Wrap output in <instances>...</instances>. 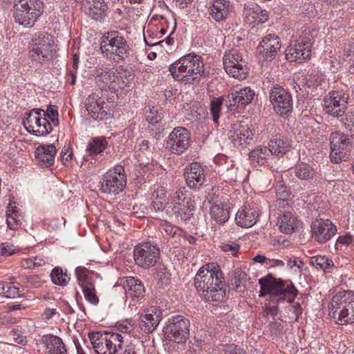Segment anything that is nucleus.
<instances>
[{
    "mask_svg": "<svg viewBox=\"0 0 354 354\" xmlns=\"http://www.w3.org/2000/svg\"><path fill=\"white\" fill-rule=\"evenodd\" d=\"M322 77L319 75H310L306 78V85L308 87H317L321 83Z\"/></svg>",
    "mask_w": 354,
    "mask_h": 354,
    "instance_id": "nucleus-60",
    "label": "nucleus"
},
{
    "mask_svg": "<svg viewBox=\"0 0 354 354\" xmlns=\"http://www.w3.org/2000/svg\"><path fill=\"white\" fill-rule=\"evenodd\" d=\"M52 131V125L47 118H46V122H41L38 129L32 130V134L36 136H45Z\"/></svg>",
    "mask_w": 354,
    "mask_h": 354,
    "instance_id": "nucleus-53",
    "label": "nucleus"
},
{
    "mask_svg": "<svg viewBox=\"0 0 354 354\" xmlns=\"http://www.w3.org/2000/svg\"><path fill=\"white\" fill-rule=\"evenodd\" d=\"M281 46L279 37L275 34H268L263 37L257 51L260 59L271 61L276 57Z\"/></svg>",
    "mask_w": 354,
    "mask_h": 354,
    "instance_id": "nucleus-22",
    "label": "nucleus"
},
{
    "mask_svg": "<svg viewBox=\"0 0 354 354\" xmlns=\"http://www.w3.org/2000/svg\"><path fill=\"white\" fill-rule=\"evenodd\" d=\"M295 176L302 180H309L315 174L313 169L309 165L301 163L295 167Z\"/></svg>",
    "mask_w": 354,
    "mask_h": 354,
    "instance_id": "nucleus-42",
    "label": "nucleus"
},
{
    "mask_svg": "<svg viewBox=\"0 0 354 354\" xmlns=\"http://www.w3.org/2000/svg\"><path fill=\"white\" fill-rule=\"evenodd\" d=\"M312 237L319 243L330 241L337 233V227L329 219H316L310 225Z\"/></svg>",
    "mask_w": 354,
    "mask_h": 354,
    "instance_id": "nucleus-17",
    "label": "nucleus"
},
{
    "mask_svg": "<svg viewBox=\"0 0 354 354\" xmlns=\"http://www.w3.org/2000/svg\"><path fill=\"white\" fill-rule=\"evenodd\" d=\"M124 286L126 290L127 298L138 302L142 300L145 296V288L142 281L133 277L126 278Z\"/></svg>",
    "mask_w": 354,
    "mask_h": 354,
    "instance_id": "nucleus-27",
    "label": "nucleus"
},
{
    "mask_svg": "<svg viewBox=\"0 0 354 354\" xmlns=\"http://www.w3.org/2000/svg\"><path fill=\"white\" fill-rule=\"evenodd\" d=\"M312 43L309 37L304 36L297 39L293 46L286 50V57L290 62H301L308 59L311 54Z\"/></svg>",
    "mask_w": 354,
    "mask_h": 354,
    "instance_id": "nucleus-19",
    "label": "nucleus"
},
{
    "mask_svg": "<svg viewBox=\"0 0 354 354\" xmlns=\"http://www.w3.org/2000/svg\"><path fill=\"white\" fill-rule=\"evenodd\" d=\"M258 212L250 206L244 205L239 209L235 217L236 223L242 227H250L257 222Z\"/></svg>",
    "mask_w": 354,
    "mask_h": 354,
    "instance_id": "nucleus-30",
    "label": "nucleus"
},
{
    "mask_svg": "<svg viewBox=\"0 0 354 354\" xmlns=\"http://www.w3.org/2000/svg\"><path fill=\"white\" fill-rule=\"evenodd\" d=\"M310 263L316 269H321L325 272L334 267L333 261L325 256H314L310 258Z\"/></svg>",
    "mask_w": 354,
    "mask_h": 354,
    "instance_id": "nucleus-41",
    "label": "nucleus"
},
{
    "mask_svg": "<svg viewBox=\"0 0 354 354\" xmlns=\"http://www.w3.org/2000/svg\"><path fill=\"white\" fill-rule=\"evenodd\" d=\"M243 15L250 24H263L268 19V12L266 10H263L257 3L252 2L245 4Z\"/></svg>",
    "mask_w": 354,
    "mask_h": 354,
    "instance_id": "nucleus-26",
    "label": "nucleus"
},
{
    "mask_svg": "<svg viewBox=\"0 0 354 354\" xmlns=\"http://www.w3.org/2000/svg\"><path fill=\"white\" fill-rule=\"evenodd\" d=\"M204 64L201 56L189 53L169 66L172 77L185 84L198 83L204 75Z\"/></svg>",
    "mask_w": 354,
    "mask_h": 354,
    "instance_id": "nucleus-2",
    "label": "nucleus"
},
{
    "mask_svg": "<svg viewBox=\"0 0 354 354\" xmlns=\"http://www.w3.org/2000/svg\"><path fill=\"white\" fill-rule=\"evenodd\" d=\"M188 198H192L185 192L181 189L177 190L174 195V205H180V203H185Z\"/></svg>",
    "mask_w": 354,
    "mask_h": 354,
    "instance_id": "nucleus-55",
    "label": "nucleus"
},
{
    "mask_svg": "<svg viewBox=\"0 0 354 354\" xmlns=\"http://www.w3.org/2000/svg\"><path fill=\"white\" fill-rule=\"evenodd\" d=\"M14 205L15 203H10L6 212L7 224L8 227L11 230L17 229L21 224V216Z\"/></svg>",
    "mask_w": 354,
    "mask_h": 354,
    "instance_id": "nucleus-38",
    "label": "nucleus"
},
{
    "mask_svg": "<svg viewBox=\"0 0 354 354\" xmlns=\"http://www.w3.org/2000/svg\"><path fill=\"white\" fill-rule=\"evenodd\" d=\"M165 202L162 201L161 199H156L151 203L153 209L156 212L163 211L165 207Z\"/></svg>",
    "mask_w": 354,
    "mask_h": 354,
    "instance_id": "nucleus-64",
    "label": "nucleus"
},
{
    "mask_svg": "<svg viewBox=\"0 0 354 354\" xmlns=\"http://www.w3.org/2000/svg\"><path fill=\"white\" fill-rule=\"evenodd\" d=\"M50 277L54 284L62 286L67 285L70 280L66 272H64L62 268L58 267L53 269Z\"/></svg>",
    "mask_w": 354,
    "mask_h": 354,
    "instance_id": "nucleus-43",
    "label": "nucleus"
},
{
    "mask_svg": "<svg viewBox=\"0 0 354 354\" xmlns=\"http://www.w3.org/2000/svg\"><path fill=\"white\" fill-rule=\"evenodd\" d=\"M225 354H246V351L236 344H232L225 346Z\"/></svg>",
    "mask_w": 354,
    "mask_h": 354,
    "instance_id": "nucleus-56",
    "label": "nucleus"
},
{
    "mask_svg": "<svg viewBox=\"0 0 354 354\" xmlns=\"http://www.w3.org/2000/svg\"><path fill=\"white\" fill-rule=\"evenodd\" d=\"M41 122H46L45 117H39L36 115L28 114L26 120H24L23 123L26 130L32 134V130L38 129Z\"/></svg>",
    "mask_w": 354,
    "mask_h": 354,
    "instance_id": "nucleus-44",
    "label": "nucleus"
},
{
    "mask_svg": "<svg viewBox=\"0 0 354 354\" xmlns=\"http://www.w3.org/2000/svg\"><path fill=\"white\" fill-rule=\"evenodd\" d=\"M223 60L224 68L229 75L239 80L246 78L248 72L247 63L238 50L225 52Z\"/></svg>",
    "mask_w": 354,
    "mask_h": 354,
    "instance_id": "nucleus-10",
    "label": "nucleus"
},
{
    "mask_svg": "<svg viewBox=\"0 0 354 354\" xmlns=\"http://www.w3.org/2000/svg\"><path fill=\"white\" fill-rule=\"evenodd\" d=\"M108 146L106 139L103 136L92 138L86 145V151L91 156L101 153Z\"/></svg>",
    "mask_w": 354,
    "mask_h": 354,
    "instance_id": "nucleus-37",
    "label": "nucleus"
},
{
    "mask_svg": "<svg viewBox=\"0 0 354 354\" xmlns=\"http://www.w3.org/2000/svg\"><path fill=\"white\" fill-rule=\"evenodd\" d=\"M348 97L339 91H331L324 100V111L326 113L339 118L343 116L346 108Z\"/></svg>",
    "mask_w": 354,
    "mask_h": 354,
    "instance_id": "nucleus-18",
    "label": "nucleus"
},
{
    "mask_svg": "<svg viewBox=\"0 0 354 354\" xmlns=\"http://www.w3.org/2000/svg\"><path fill=\"white\" fill-rule=\"evenodd\" d=\"M100 50L104 57L119 62L128 57L129 45L122 35L115 30L105 32L101 38Z\"/></svg>",
    "mask_w": 354,
    "mask_h": 354,
    "instance_id": "nucleus-5",
    "label": "nucleus"
},
{
    "mask_svg": "<svg viewBox=\"0 0 354 354\" xmlns=\"http://www.w3.org/2000/svg\"><path fill=\"white\" fill-rule=\"evenodd\" d=\"M85 108L88 115L95 120H102L110 114L109 102L98 94L89 95L85 100Z\"/></svg>",
    "mask_w": 354,
    "mask_h": 354,
    "instance_id": "nucleus-16",
    "label": "nucleus"
},
{
    "mask_svg": "<svg viewBox=\"0 0 354 354\" xmlns=\"http://www.w3.org/2000/svg\"><path fill=\"white\" fill-rule=\"evenodd\" d=\"M42 342L50 354H66V348L62 339L53 335H44Z\"/></svg>",
    "mask_w": 354,
    "mask_h": 354,
    "instance_id": "nucleus-35",
    "label": "nucleus"
},
{
    "mask_svg": "<svg viewBox=\"0 0 354 354\" xmlns=\"http://www.w3.org/2000/svg\"><path fill=\"white\" fill-rule=\"evenodd\" d=\"M194 285L200 295L208 301H222L225 296V283L217 263L202 266L194 277Z\"/></svg>",
    "mask_w": 354,
    "mask_h": 354,
    "instance_id": "nucleus-1",
    "label": "nucleus"
},
{
    "mask_svg": "<svg viewBox=\"0 0 354 354\" xmlns=\"http://www.w3.org/2000/svg\"><path fill=\"white\" fill-rule=\"evenodd\" d=\"M88 337L97 354H115L123 342L122 336L115 333L93 332Z\"/></svg>",
    "mask_w": 354,
    "mask_h": 354,
    "instance_id": "nucleus-8",
    "label": "nucleus"
},
{
    "mask_svg": "<svg viewBox=\"0 0 354 354\" xmlns=\"http://www.w3.org/2000/svg\"><path fill=\"white\" fill-rule=\"evenodd\" d=\"M185 178L187 185L192 189H198L205 181V171L198 162H192L185 169Z\"/></svg>",
    "mask_w": 354,
    "mask_h": 354,
    "instance_id": "nucleus-24",
    "label": "nucleus"
},
{
    "mask_svg": "<svg viewBox=\"0 0 354 354\" xmlns=\"http://www.w3.org/2000/svg\"><path fill=\"white\" fill-rule=\"evenodd\" d=\"M211 218L218 223H224L230 218V207L228 204L216 201L210 209Z\"/></svg>",
    "mask_w": 354,
    "mask_h": 354,
    "instance_id": "nucleus-34",
    "label": "nucleus"
},
{
    "mask_svg": "<svg viewBox=\"0 0 354 354\" xmlns=\"http://www.w3.org/2000/svg\"><path fill=\"white\" fill-rule=\"evenodd\" d=\"M13 245L8 243H3L0 245V255L10 256L15 253Z\"/></svg>",
    "mask_w": 354,
    "mask_h": 354,
    "instance_id": "nucleus-59",
    "label": "nucleus"
},
{
    "mask_svg": "<svg viewBox=\"0 0 354 354\" xmlns=\"http://www.w3.org/2000/svg\"><path fill=\"white\" fill-rule=\"evenodd\" d=\"M58 115L57 107L50 104L47 106L46 111H44L43 117H45L46 118H48L51 120L52 123L55 127H57L59 125Z\"/></svg>",
    "mask_w": 354,
    "mask_h": 354,
    "instance_id": "nucleus-51",
    "label": "nucleus"
},
{
    "mask_svg": "<svg viewBox=\"0 0 354 354\" xmlns=\"http://www.w3.org/2000/svg\"><path fill=\"white\" fill-rule=\"evenodd\" d=\"M160 227L161 230H163L167 235L172 238L182 237L184 234L183 230L167 221L161 224Z\"/></svg>",
    "mask_w": 354,
    "mask_h": 354,
    "instance_id": "nucleus-46",
    "label": "nucleus"
},
{
    "mask_svg": "<svg viewBox=\"0 0 354 354\" xmlns=\"http://www.w3.org/2000/svg\"><path fill=\"white\" fill-rule=\"evenodd\" d=\"M285 324L286 323L280 319L272 321L269 324V330L275 336L281 335L283 333Z\"/></svg>",
    "mask_w": 354,
    "mask_h": 354,
    "instance_id": "nucleus-52",
    "label": "nucleus"
},
{
    "mask_svg": "<svg viewBox=\"0 0 354 354\" xmlns=\"http://www.w3.org/2000/svg\"><path fill=\"white\" fill-rule=\"evenodd\" d=\"M97 77L100 81L111 86L113 82L116 79V74L113 69H105L100 74L97 75Z\"/></svg>",
    "mask_w": 354,
    "mask_h": 354,
    "instance_id": "nucleus-50",
    "label": "nucleus"
},
{
    "mask_svg": "<svg viewBox=\"0 0 354 354\" xmlns=\"http://www.w3.org/2000/svg\"><path fill=\"white\" fill-rule=\"evenodd\" d=\"M290 148V143L283 137L277 136L269 142V151L271 154L277 156L286 153Z\"/></svg>",
    "mask_w": 354,
    "mask_h": 354,
    "instance_id": "nucleus-36",
    "label": "nucleus"
},
{
    "mask_svg": "<svg viewBox=\"0 0 354 354\" xmlns=\"http://www.w3.org/2000/svg\"><path fill=\"white\" fill-rule=\"evenodd\" d=\"M270 154V151L266 147L257 148L250 152L249 158L254 164L264 165Z\"/></svg>",
    "mask_w": 354,
    "mask_h": 354,
    "instance_id": "nucleus-39",
    "label": "nucleus"
},
{
    "mask_svg": "<svg viewBox=\"0 0 354 354\" xmlns=\"http://www.w3.org/2000/svg\"><path fill=\"white\" fill-rule=\"evenodd\" d=\"M330 142V158L333 162L338 163L348 158L352 145L347 135L340 132L332 133Z\"/></svg>",
    "mask_w": 354,
    "mask_h": 354,
    "instance_id": "nucleus-14",
    "label": "nucleus"
},
{
    "mask_svg": "<svg viewBox=\"0 0 354 354\" xmlns=\"http://www.w3.org/2000/svg\"><path fill=\"white\" fill-rule=\"evenodd\" d=\"M269 100L274 111L281 116L289 115L292 110L291 94L280 86H272L269 92Z\"/></svg>",
    "mask_w": 354,
    "mask_h": 354,
    "instance_id": "nucleus-13",
    "label": "nucleus"
},
{
    "mask_svg": "<svg viewBox=\"0 0 354 354\" xmlns=\"http://www.w3.org/2000/svg\"><path fill=\"white\" fill-rule=\"evenodd\" d=\"M157 136L160 137V134L156 133L154 137H150L148 139L138 140L137 145L139 150L142 152L154 150L158 143V138L156 137Z\"/></svg>",
    "mask_w": 354,
    "mask_h": 354,
    "instance_id": "nucleus-45",
    "label": "nucleus"
},
{
    "mask_svg": "<svg viewBox=\"0 0 354 354\" xmlns=\"http://www.w3.org/2000/svg\"><path fill=\"white\" fill-rule=\"evenodd\" d=\"M10 339H9L12 343L18 344L26 345L28 342L26 337L21 336L17 333V331L12 330L10 332Z\"/></svg>",
    "mask_w": 354,
    "mask_h": 354,
    "instance_id": "nucleus-58",
    "label": "nucleus"
},
{
    "mask_svg": "<svg viewBox=\"0 0 354 354\" xmlns=\"http://www.w3.org/2000/svg\"><path fill=\"white\" fill-rule=\"evenodd\" d=\"M159 255L158 247L151 242L140 243L136 246L133 250L136 263L145 269L153 266L156 263Z\"/></svg>",
    "mask_w": 354,
    "mask_h": 354,
    "instance_id": "nucleus-12",
    "label": "nucleus"
},
{
    "mask_svg": "<svg viewBox=\"0 0 354 354\" xmlns=\"http://www.w3.org/2000/svg\"><path fill=\"white\" fill-rule=\"evenodd\" d=\"M196 204L194 200L188 198L184 203L174 205L172 209L174 215L178 221L186 222L189 221L194 214Z\"/></svg>",
    "mask_w": 354,
    "mask_h": 354,
    "instance_id": "nucleus-33",
    "label": "nucleus"
},
{
    "mask_svg": "<svg viewBox=\"0 0 354 354\" xmlns=\"http://www.w3.org/2000/svg\"><path fill=\"white\" fill-rule=\"evenodd\" d=\"M344 124L346 129L354 131V112H351L346 115Z\"/></svg>",
    "mask_w": 354,
    "mask_h": 354,
    "instance_id": "nucleus-61",
    "label": "nucleus"
},
{
    "mask_svg": "<svg viewBox=\"0 0 354 354\" xmlns=\"http://www.w3.org/2000/svg\"><path fill=\"white\" fill-rule=\"evenodd\" d=\"M254 97V91L249 87H244L234 93L228 94L225 102L229 111H238L239 109L252 102Z\"/></svg>",
    "mask_w": 354,
    "mask_h": 354,
    "instance_id": "nucleus-21",
    "label": "nucleus"
},
{
    "mask_svg": "<svg viewBox=\"0 0 354 354\" xmlns=\"http://www.w3.org/2000/svg\"><path fill=\"white\" fill-rule=\"evenodd\" d=\"M233 6L228 0H213L209 7V14L217 22L227 19L232 12Z\"/></svg>",
    "mask_w": 354,
    "mask_h": 354,
    "instance_id": "nucleus-28",
    "label": "nucleus"
},
{
    "mask_svg": "<svg viewBox=\"0 0 354 354\" xmlns=\"http://www.w3.org/2000/svg\"><path fill=\"white\" fill-rule=\"evenodd\" d=\"M56 45L51 35L46 32L35 34L30 42V56L33 61L42 64L53 59Z\"/></svg>",
    "mask_w": 354,
    "mask_h": 354,
    "instance_id": "nucleus-7",
    "label": "nucleus"
},
{
    "mask_svg": "<svg viewBox=\"0 0 354 354\" xmlns=\"http://www.w3.org/2000/svg\"><path fill=\"white\" fill-rule=\"evenodd\" d=\"M190 145V136L184 127H176L169 133L166 147L173 153L180 154L187 150Z\"/></svg>",
    "mask_w": 354,
    "mask_h": 354,
    "instance_id": "nucleus-15",
    "label": "nucleus"
},
{
    "mask_svg": "<svg viewBox=\"0 0 354 354\" xmlns=\"http://www.w3.org/2000/svg\"><path fill=\"white\" fill-rule=\"evenodd\" d=\"M259 297L268 296V300L276 303L288 301L292 303L297 295V290L292 284L285 283L268 274L259 280Z\"/></svg>",
    "mask_w": 354,
    "mask_h": 354,
    "instance_id": "nucleus-3",
    "label": "nucleus"
},
{
    "mask_svg": "<svg viewBox=\"0 0 354 354\" xmlns=\"http://www.w3.org/2000/svg\"><path fill=\"white\" fill-rule=\"evenodd\" d=\"M223 104L222 97L213 98L210 103V111L212 115L213 120L214 122H217L219 117Z\"/></svg>",
    "mask_w": 354,
    "mask_h": 354,
    "instance_id": "nucleus-48",
    "label": "nucleus"
},
{
    "mask_svg": "<svg viewBox=\"0 0 354 354\" xmlns=\"http://www.w3.org/2000/svg\"><path fill=\"white\" fill-rule=\"evenodd\" d=\"M189 321L181 315L172 317L165 326L163 332L171 341L180 344L185 342L189 335Z\"/></svg>",
    "mask_w": 354,
    "mask_h": 354,
    "instance_id": "nucleus-11",
    "label": "nucleus"
},
{
    "mask_svg": "<svg viewBox=\"0 0 354 354\" xmlns=\"http://www.w3.org/2000/svg\"><path fill=\"white\" fill-rule=\"evenodd\" d=\"M75 274L85 299L93 304H97L99 299L95 293V288L90 271L87 268L79 267L76 268Z\"/></svg>",
    "mask_w": 354,
    "mask_h": 354,
    "instance_id": "nucleus-20",
    "label": "nucleus"
},
{
    "mask_svg": "<svg viewBox=\"0 0 354 354\" xmlns=\"http://www.w3.org/2000/svg\"><path fill=\"white\" fill-rule=\"evenodd\" d=\"M161 314V311L155 307H151L145 310L140 315L141 329L147 333L155 330L160 322Z\"/></svg>",
    "mask_w": 354,
    "mask_h": 354,
    "instance_id": "nucleus-25",
    "label": "nucleus"
},
{
    "mask_svg": "<svg viewBox=\"0 0 354 354\" xmlns=\"http://www.w3.org/2000/svg\"><path fill=\"white\" fill-rule=\"evenodd\" d=\"M44 9L40 0H18L14 5L15 20L20 26L31 28L41 16Z\"/></svg>",
    "mask_w": 354,
    "mask_h": 354,
    "instance_id": "nucleus-6",
    "label": "nucleus"
},
{
    "mask_svg": "<svg viewBox=\"0 0 354 354\" xmlns=\"http://www.w3.org/2000/svg\"><path fill=\"white\" fill-rule=\"evenodd\" d=\"M162 110L158 108L153 107L151 109L149 115L147 116V120L151 124H156L159 123L163 118Z\"/></svg>",
    "mask_w": 354,
    "mask_h": 354,
    "instance_id": "nucleus-54",
    "label": "nucleus"
},
{
    "mask_svg": "<svg viewBox=\"0 0 354 354\" xmlns=\"http://www.w3.org/2000/svg\"><path fill=\"white\" fill-rule=\"evenodd\" d=\"M299 224L297 216L292 212H286L278 217L277 225L281 232L290 234L295 231Z\"/></svg>",
    "mask_w": 354,
    "mask_h": 354,
    "instance_id": "nucleus-32",
    "label": "nucleus"
},
{
    "mask_svg": "<svg viewBox=\"0 0 354 354\" xmlns=\"http://www.w3.org/2000/svg\"><path fill=\"white\" fill-rule=\"evenodd\" d=\"M129 83L128 78H123L122 76H118L116 75V79L115 82H113L111 87L114 89H123L128 86Z\"/></svg>",
    "mask_w": 354,
    "mask_h": 354,
    "instance_id": "nucleus-57",
    "label": "nucleus"
},
{
    "mask_svg": "<svg viewBox=\"0 0 354 354\" xmlns=\"http://www.w3.org/2000/svg\"><path fill=\"white\" fill-rule=\"evenodd\" d=\"M107 6L104 0H86L84 12L91 19L98 21L104 16Z\"/></svg>",
    "mask_w": 354,
    "mask_h": 354,
    "instance_id": "nucleus-31",
    "label": "nucleus"
},
{
    "mask_svg": "<svg viewBox=\"0 0 354 354\" xmlns=\"http://www.w3.org/2000/svg\"><path fill=\"white\" fill-rule=\"evenodd\" d=\"M252 132L244 122L234 123L229 131V138L235 146H245L252 140Z\"/></svg>",
    "mask_w": 354,
    "mask_h": 354,
    "instance_id": "nucleus-23",
    "label": "nucleus"
},
{
    "mask_svg": "<svg viewBox=\"0 0 354 354\" xmlns=\"http://www.w3.org/2000/svg\"><path fill=\"white\" fill-rule=\"evenodd\" d=\"M343 60L351 68H354V42L346 44L342 54Z\"/></svg>",
    "mask_w": 354,
    "mask_h": 354,
    "instance_id": "nucleus-47",
    "label": "nucleus"
},
{
    "mask_svg": "<svg viewBox=\"0 0 354 354\" xmlns=\"http://www.w3.org/2000/svg\"><path fill=\"white\" fill-rule=\"evenodd\" d=\"M126 185L124 168L121 165H118L103 176L100 190L105 194L115 195L121 192Z\"/></svg>",
    "mask_w": 354,
    "mask_h": 354,
    "instance_id": "nucleus-9",
    "label": "nucleus"
},
{
    "mask_svg": "<svg viewBox=\"0 0 354 354\" xmlns=\"http://www.w3.org/2000/svg\"><path fill=\"white\" fill-rule=\"evenodd\" d=\"M0 295L10 299H15L21 296L19 288L14 286L12 282H1Z\"/></svg>",
    "mask_w": 354,
    "mask_h": 354,
    "instance_id": "nucleus-40",
    "label": "nucleus"
},
{
    "mask_svg": "<svg viewBox=\"0 0 354 354\" xmlns=\"http://www.w3.org/2000/svg\"><path fill=\"white\" fill-rule=\"evenodd\" d=\"M48 258L42 255L36 256L33 257L32 260V266L38 267V266H43L48 263Z\"/></svg>",
    "mask_w": 354,
    "mask_h": 354,
    "instance_id": "nucleus-62",
    "label": "nucleus"
},
{
    "mask_svg": "<svg viewBox=\"0 0 354 354\" xmlns=\"http://www.w3.org/2000/svg\"><path fill=\"white\" fill-rule=\"evenodd\" d=\"M275 191L279 198L283 201L286 200L290 194L288 187L286 186L285 183L281 178L280 176L278 177V180H277L276 182Z\"/></svg>",
    "mask_w": 354,
    "mask_h": 354,
    "instance_id": "nucleus-49",
    "label": "nucleus"
},
{
    "mask_svg": "<svg viewBox=\"0 0 354 354\" xmlns=\"http://www.w3.org/2000/svg\"><path fill=\"white\" fill-rule=\"evenodd\" d=\"M328 315L339 325L354 323V292L351 290L335 295L328 306Z\"/></svg>",
    "mask_w": 354,
    "mask_h": 354,
    "instance_id": "nucleus-4",
    "label": "nucleus"
},
{
    "mask_svg": "<svg viewBox=\"0 0 354 354\" xmlns=\"http://www.w3.org/2000/svg\"><path fill=\"white\" fill-rule=\"evenodd\" d=\"M222 249L225 252L230 251L233 255H236L239 250V245L236 243L224 244Z\"/></svg>",
    "mask_w": 354,
    "mask_h": 354,
    "instance_id": "nucleus-63",
    "label": "nucleus"
},
{
    "mask_svg": "<svg viewBox=\"0 0 354 354\" xmlns=\"http://www.w3.org/2000/svg\"><path fill=\"white\" fill-rule=\"evenodd\" d=\"M57 149L53 145H39L35 151V158L41 167H48L53 165Z\"/></svg>",
    "mask_w": 354,
    "mask_h": 354,
    "instance_id": "nucleus-29",
    "label": "nucleus"
}]
</instances>
